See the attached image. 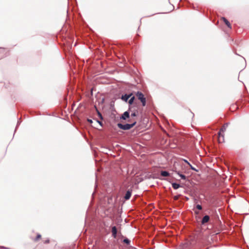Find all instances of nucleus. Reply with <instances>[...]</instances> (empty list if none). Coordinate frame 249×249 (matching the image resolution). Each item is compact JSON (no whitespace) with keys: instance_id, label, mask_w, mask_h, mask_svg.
Here are the masks:
<instances>
[{"instance_id":"a211bd4d","label":"nucleus","mask_w":249,"mask_h":249,"mask_svg":"<svg viewBox=\"0 0 249 249\" xmlns=\"http://www.w3.org/2000/svg\"><path fill=\"white\" fill-rule=\"evenodd\" d=\"M189 166L190 167V168H191V169L192 170H195V171H196V169H195L193 166H192V165L191 164H190L189 165Z\"/></svg>"},{"instance_id":"6e6552de","label":"nucleus","mask_w":249,"mask_h":249,"mask_svg":"<svg viewBox=\"0 0 249 249\" xmlns=\"http://www.w3.org/2000/svg\"><path fill=\"white\" fill-rule=\"evenodd\" d=\"M132 94L131 93L129 95L125 94L124 95H123L122 96V99L124 101H127V100L132 96Z\"/></svg>"},{"instance_id":"dca6fc26","label":"nucleus","mask_w":249,"mask_h":249,"mask_svg":"<svg viewBox=\"0 0 249 249\" xmlns=\"http://www.w3.org/2000/svg\"><path fill=\"white\" fill-rule=\"evenodd\" d=\"M178 174L180 176V177L181 178H182L183 179H186V177L184 175H182V174H179V173H178Z\"/></svg>"},{"instance_id":"9b49d317","label":"nucleus","mask_w":249,"mask_h":249,"mask_svg":"<svg viewBox=\"0 0 249 249\" xmlns=\"http://www.w3.org/2000/svg\"><path fill=\"white\" fill-rule=\"evenodd\" d=\"M172 187L174 189H177L180 187V185L179 184L176 183H172Z\"/></svg>"},{"instance_id":"f257e3e1","label":"nucleus","mask_w":249,"mask_h":249,"mask_svg":"<svg viewBox=\"0 0 249 249\" xmlns=\"http://www.w3.org/2000/svg\"><path fill=\"white\" fill-rule=\"evenodd\" d=\"M227 125V124H224L220 129V131L218 133V140L219 142H223L224 141V135L222 133H223L226 131V127Z\"/></svg>"},{"instance_id":"20e7f679","label":"nucleus","mask_w":249,"mask_h":249,"mask_svg":"<svg viewBox=\"0 0 249 249\" xmlns=\"http://www.w3.org/2000/svg\"><path fill=\"white\" fill-rule=\"evenodd\" d=\"M130 112V108H129L128 111L124 112L121 117V119L126 120L129 118V112Z\"/></svg>"},{"instance_id":"4468645a","label":"nucleus","mask_w":249,"mask_h":249,"mask_svg":"<svg viewBox=\"0 0 249 249\" xmlns=\"http://www.w3.org/2000/svg\"><path fill=\"white\" fill-rule=\"evenodd\" d=\"M123 242L127 245H129L130 244V241L128 239L125 238L123 240Z\"/></svg>"},{"instance_id":"39448f33","label":"nucleus","mask_w":249,"mask_h":249,"mask_svg":"<svg viewBox=\"0 0 249 249\" xmlns=\"http://www.w3.org/2000/svg\"><path fill=\"white\" fill-rule=\"evenodd\" d=\"M221 19L224 22L225 24L230 29L231 28V26L230 22L225 18H222Z\"/></svg>"},{"instance_id":"9d476101","label":"nucleus","mask_w":249,"mask_h":249,"mask_svg":"<svg viewBox=\"0 0 249 249\" xmlns=\"http://www.w3.org/2000/svg\"><path fill=\"white\" fill-rule=\"evenodd\" d=\"M161 175L163 177H168L169 176V173L167 171H162L161 172Z\"/></svg>"},{"instance_id":"4be33fe9","label":"nucleus","mask_w":249,"mask_h":249,"mask_svg":"<svg viewBox=\"0 0 249 249\" xmlns=\"http://www.w3.org/2000/svg\"><path fill=\"white\" fill-rule=\"evenodd\" d=\"M88 121L91 124L92 123V121L90 119H88Z\"/></svg>"},{"instance_id":"2eb2a0df","label":"nucleus","mask_w":249,"mask_h":249,"mask_svg":"<svg viewBox=\"0 0 249 249\" xmlns=\"http://www.w3.org/2000/svg\"><path fill=\"white\" fill-rule=\"evenodd\" d=\"M196 208L199 210H200L202 209V206L198 204L196 206Z\"/></svg>"},{"instance_id":"ddd939ff","label":"nucleus","mask_w":249,"mask_h":249,"mask_svg":"<svg viewBox=\"0 0 249 249\" xmlns=\"http://www.w3.org/2000/svg\"><path fill=\"white\" fill-rule=\"evenodd\" d=\"M135 99V97L134 96H132L131 97V98L130 99V100H129L128 101V103L130 104V105H132V103H133L134 102V100Z\"/></svg>"},{"instance_id":"5701e85b","label":"nucleus","mask_w":249,"mask_h":249,"mask_svg":"<svg viewBox=\"0 0 249 249\" xmlns=\"http://www.w3.org/2000/svg\"><path fill=\"white\" fill-rule=\"evenodd\" d=\"M98 123H99L100 125H102V122L100 121H96Z\"/></svg>"},{"instance_id":"1a4fd4ad","label":"nucleus","mask_w":249,"mask_h":249,"mask_svg":"<svg viewBox=\"0 0 249 249\" xmlns=\"http://www.w3.org/2000/svg\"><path fill=\"white\" fill-rule=\"evenodd\" d=\"M131 196V191L128 190L125 195L124 198L126 200H128L130 198Z\"/></svg>"},{"instance_id":"aec40b11","label":"nucleus","mask_w":249,"mask_h":249,"mask_svg":"<svg viewBox=\"0 0 249 249\" xmlns=\"http://www.w3.org/2000/svg\"><path fill=\"white\" fill-rule=\"evenodd\" d=\"M98 115H99V116L100 117V118L101 119H103V118H102V116L101 114L99 112H98Z\"/></svg>"},{"instance_id":"7ed1b4c3","label":"nucleus","mask_w":249,"mask_h":249,"mask_svg":"<svg viewBox=\"0 0 249 249\" xmlns=\"http://www.w3.org/2000/svg\"><path fill=\"white\" fill-rule=\"evenodd\" d=\"M136 96L138 98V99L140 100L141 103H142V105L143 106H145L146 105V99L144 97V95L141 92L138 91L136 93Z\"/></svg>"},{"instance_id":"f8f14e48","label":"nucleus","mask_w":249,"mask_h":249,"mask_svg":"<svg viewBox=\"0 0 249 249\" xmlns=\"http://www.w3.org/2000/svg\"><path fill=\"white\" fill-rule=\"evenodd\" d=\"M41 238V235L39 234H38L36 236V237L35 238L34 241H38L39 240H40Z\"/></svg>"},{"instance_id":"f03ea898","label":"nucleus","mask_w":249,"mask_h":249,"mask_svg":"<svg viewBox=\"0 0 249 249\" xmlns=\"http://www.w3.org/2000/svg\"><path fill=\"white\" fill-rule=\"evenodd\" d=\"M136 123V121H134V122L131 124H118V126L120 129H122L123 130H129L130 128H131L132 127H133L135 125Z\"/></svg>"},{"instance_id":"412c9836","label":"nucleus","mask_w":249,"mask_h":249,"mask_svg":"<svg viewBox=\"0 0 249 249\" xmlns=\"http://www.w3.org/2000/svg\"><path fill=\"white\" fill-rule=\"evenodd\" d=\"M184 161L187 163L188 165H189L190 163L186 160H183Z\"/></svg>"},{"instance_id":"6ab92c4d","label":"nucleus","mask_w":249,"mask_h":249,"mask_svg":"<svg viewBox=\"0 0 249 249\" xmlns=\"http://www.w3.org/2000/svg\"><path fill=\"white\" fill-rule=\"evenodd\" d=\"M179 196H176L174 197L175 200H177L178 199Z\"/></svg>"},{"instance_id":"f3484780","label":"nucleus","mask_w":249,"mask_h":249,"mask_svg":"<svg viewBox=\"0 0 249 249\" xmlns=\"http://www.w3.org/2000/svg\"><path fill=\"white\" fill-rule=\"evenodd\" d=\"M131 117H135L137 116V113L136 112H133L131 114Z\"/></svg>"},{"instance_id":"423d86ee","label":"nucleus","mask_w":249,"mask_h":249,"mask_svg":"<svg viewBox=\"0 0 249 249\" xmlns=\"http://www.w3.org/2000/svg\"><path fill=\"white\" fill-rule=\"evenodd\" d=\"M111 231H112V236H113V237L116 238L117 236V228L115 226H114L112 228Z\"/></svg>"},{"instance_id":"b1692460","label":"nucleus","mask_w":249,"mask_h":249,"mask_svg":"<svg viewBox=\"0 0 249 249\" xmlns=\"http://www.w3.org/2000/svg\"><path fill=\"white\" fill-rule=\"evenodd\" d=\"M195 213H196V214H198L199 212H197V211H195Z\"/></svg>"},{"instance_id":"0eeeda50","label":"nucleus","mask_w":249,"mask_h":249,"mask_svg":"<svg viewBox=\"0 0 249 249\" xmlns=\"http://www.w3.org/2000/svg\"><path fill=\"white\" fill-rule=\"evenodd\" d=\"M209 219H210V217L208 215H205L203 217V218H202V221H201V223L202 224H204L207 222H208L209 221Z\"/></svg>"}]
</instances>
